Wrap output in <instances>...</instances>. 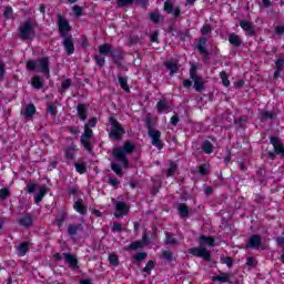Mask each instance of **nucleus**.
<instances>
[{
    "mask_svg": "<svg viewBox=\"0 0 284 284\" xmlns=\"http://www.w3.org/2000/svg\"><path fill=\"white\" fill-rule=\"evenodd\" d=\"M221 261L224 265H227V267H232V265H234L232 257H222Z\"/></svg>",
    "mask_w": 284,
    "mask_h": 284,
    "instance_id": "nucleus-56",
    "label": "nucleus"
},
{
    "mask_svg": "<svg viewBox=\"0 0 284 284\" xmlns=\"http://www.w3.org/2000/svg\"><path fill=\"white\" fill-rule=\"evenodd\" d=\"M58 30L61 37H63V34H70V30H72L68 19L61 14H58Z\"/></svg>",
    "mask_w": 284,
    "mask_h": 284,
    "instance_id": "nucleus-10",
    "label": "nucleus"
},
{
    "mask_svg": "<svg viewBox=\"0 0 284 284\" xmlns=\"http://www.w3.org/2000/svg\"><path fill=\"white\" fill-rule=\"evenodd\" d=\"M143 245H144L143 242L135 241V242H132L126 250H140L141 247H143Z\"/></svg>",
    "mask_w": 284,
    "mask_h": 284,
    "instance_id": "nucleus-43",
    "label": "nucleus"
},
{
    "mask_svg": "<svg viewBox=\"0 0 284 284\" xmlns=\"http://www.w3.org/2000/svg\"><path fill=\"white\" fill-rule=\"evenodd\" d=\"M196 70H199V67L196 64H192L190 69V77L193 81V88L195 92H203L205 90V81L201 79V77H197Z\"/></svg>",
    "mask_w": 284,
    "mask_h": 284,
    "instance_id": "nucleus-7",
    "label": "nucleus"
},
{
    "mask_svg": "<svg viewBox=\"0 0 284 284\" xmlns=\"http://www.w3.org/2000/svg\"><path fill=\"white\" fill-rule=\"evenodd\" d=\"M149 17L152 23H161V13H159V11L150 12Z\"/></svg>",
    "mask_w": 284,
    "mask_h": 284,
    "instance_id": "nucleus-34",
    "label": "nucleus"
},
{
    "mask_svg": "<svg viewBox=\"0 0 284 284\" xmlns=\"http://www.w3.org/2000/svg\"><path fill=\"white\" fill-rule=\"evenodd\" d=\"M109 263H111L112 265H114L116 267V265H119V256L114 253L110 254Z\"/></svg>",
    "mask_w": 284,
    "mask_h": 284,
    "instance_id": "nucleus-48",
    "label": "nucleus"
},
{
    "mask_svg": "<svg viewBox=\"0 0 284 284\" xmlns=\"http://www.w3.org/2000/svg\"><path fill=\"white\" fill-rule=\"evenodd\" d=\"M231 276H232V273H221L217 276H213L212 281L214 282L219 281L220 283H229Z\"/></svg>",
    "mask_w": 284,
    "mask_h": 284,
    "instance_id": "nucleus-25",
    "label": "nucleus"
},
{
    "mask_svg": "<svg viewBox=\"0 0 284 284\" xmlns=\"http://www.w3.org/2000/svg\"><path fill=\"white\" fill-rule=\"evenodd\" d=\"M21 114L24 116V119H32V116L37 114V106L30 103L26 106L23 111H21Z\"/></svg>",
    "mask_w": 284,
    "mask_h": 284,
    "instance_id": "nucleus-19",
    "label": "nucleus"
},
{
    "mask_svg": "<svg viewBox=\"0 0 284 284\" xmlns=\"http://www.w3.org/2000/svg\"><path fill=\"white\" fill-rule=\"evenodd\" d=\"M99 53L102 57H114V51H112V45L110 43H104L98 48Z\"/></svg>",
    "mask_w": 284,
    "mask_h": 284,
    "instance_id": "nucleus-17",
    "label": "nucleus"
},
{
    "mask_svg": "<svg viewBox=\"0 0 284 284\" xmlns=\"http://www.w3.org/2000/svg\"><path fill=\"white\" fill-rule=\"evenodd\" d=\"M109 123L111 124L109 138L112 141H121V139H123V134H125V129H123L121 123H119L114 116L109 118Z\"/></svg>",
    "mask_w": 284,
    "mask_h": 284,
    "instance_id": "nucleus-5",
    "label": "nucleus"
},
{
    "mask_svg": "<svg viewBox=\"0 0 284 284\" xmlns=\"http://www.w3.org/2000/svg\"><path fill=\"white\" fill-rule=\"evenodd\" d=\"M246 265L248 267H256V262H254V257L250 256L246 258Z\"/></svg>",
    "mask_w": 284,
    "mask_h": 284,
    "instance_id": "nucleus-62",
    "label": "nucleus"
},
{
    "mask_svg": "<svg viewBox=\"0 0 284 284\" xmlns=\"http://www.w3.org/2000/svg\"><path fill=\"white\" fill-rule=\"evenodd\" d=\"M72 85V79H67L61 83V89H59V92L63 94L65 90H68Z\"/></svg>",
    "mask_w": 284,
    "mask_h": 284,
    "instance_id": "nucleus-36",
    "label": "nucleus"
},
{
    "mask_svg": "<svg viewBox=\"0 0 284 284\" xmlns=\"http://www.w3.org/2000/svg\"><path fill=\"white\" fill-rule=\"evenodd\" d=\"M202 152H204V154H212V152H214V144L210 142V140H205L202 143Z\"/></svg>",
    "mask_w": 284,
    "mask_h": 284,
    "instance_id": "nucleus-26",
    "label": "nucleus"
},
{
    "mask_svg": "<svg viewBox=\"0 0 284 284\" xmlns=\"http://www.w3.org/2000/svg\"><path fill=\"white\" fill-rule=\"evenodd\" d=\"M109 184H111L112 187H119L120 182L116 178H109Z\"/></svg>",
    "mask_w": 284,
    "mask_h": 284,
    "instance_id": "nucleus-60",
    "label": "nucleus"
},
{
    "mask_svg": "<svg viewBox=\"0 0 284 284\" xmlns=\"http://www.w3.org/2000/svg\"><path fill=\"white\" fill-rule=\"evenodd\" d=\"M229 41H230L231 45H234L235 48H241L242 42H241V38L237 34L231 33L229 36Z\"/></svg>",
    "mask_w": 284,
    "mask_h": 284,
    "instance_id": "nucleus-30",
    "label": "nucleus"
},
{
    "mask_svg": "<svg viewBox=\"0 0 284 284\" xmlns=\"http://www.w3.org/2000/svg\"><path fill=\"white\" fill-rule=\"evenodd\" d=\"M197 172L201 174V176H206L207 174V164H202L197 166Z\"/></svg>",
    "mask_w": 284,
    "mask_h": 284,
    "instance_id": "nucleus-53",
    "label": "nucleus"
},
{
    "mask_svg": "<svg viewBox=\"0 0 284 284\" xmlns=\"http://www.w3.org/2000/svg\"><path fill=\"white\" fill-rule=\"evenodd\" d=\"M37 65H38V62H36L34 60H29L27 62V70L31 71V72H37Z\"/></svg>",
    "mask_w": 284,
    "mask_h": 284,
    "instance_id": "nucleus-45",
    "label": "nucleus"
},
{
    "mask_svg": "<svg viewBox=\"0 0 284 284\" xmlns=\"http://www.w3.org/2000/svg\"><path fill=\"white\" fill-rule=\"evenodd\" d=\"M164 10L168 12V14H172V10H174V4L170 1L164 2Z\"/></svg>",
    "mask_w": 284,
    "mask_h": 284,
    "instance_id": "nucleus-54",
    "label": "nucleus"
},
{
    "mask_svg": "<svg viewBox=\"0 0 284 284\" xmlns=\"http://www.w3.org/2000/svg\"><path fill=\"white\" fill-rule=\"evenodd\" d=\"M47 112H48V114H51V116L53 119H55L57 118V105L49 104L48 108H47Z\"/></svg>",
    "mask_w": 284,
    "mask_h": 284,
    "instance_id": "nucleus-44",
    "label": "nucleus"
},
{
    "mask_svg": "<svg viewBox=\"0 0 284 284\" xmlns=\"http://www.w3.org/2000/svg\"><path fill=\"white\" fill-rule=\"evenodd\" d=\"M170 109V104H168V101L165 100H160L156 104V110L159 112V114H163V112H165V110Z\"/></svg>",
    "mask_w": 284,
    "mask_h": 284,
    "instance_id": "nucleus-32",
    "label": "nucleus"
},
{
    "mask_svg": "<svg viewBox=\"0 0 284 284\" xmlns=\"http://www.w3.org/2000/svg\"><path fill=\"white\" fill-rule=\"evenodd\" d=\"M261 121H267V120H272V119H274L275 116H276V113H274V112H271V111H263L262 113H261Z\"/></svg>",
    "mask_w": 284,
    "mask_h": 284,
    "instance_id": "nucleus-35",
    "label": "nucleus"
},
{
    "mask_svg": "<svg viewBox=\"0 0 284 284\" xmlns=\"http://www.w3.org/2000/svg\"><path fill=\"white\" fill-rule=\"evenodd\" d=\"M19 256H26L30 250V242H22L18 247Z\"/></svg>",
    "mask_w": 284,
    "mask_h": 284,
    "instance_id": "nucleus-24",
    "label": "nucleus"
},
{
    "mask_svg": "<svg viewBox=\"0 0 284 284\" xmlns=\"http://www.w3.org/2000/svg\"><path fill=\"white\" fill-rule=\"evenodd\" d=\"M77 112L80 121H85L88 119V105L84 103L78 104Z\"/></svg>",
    "mask_w": 284,
    "mask_h": 284,
    "instance_id": "nucleus-20",
    "label": "nucleus"
},
{
    "mask_svg": "<svg viewBox=\"0 0 284 284\" xmlns=\"http://www.w3.org/2000/svg\"><path fill=\"white\" fill-rule=\"evenodd\" d=\"M154 267H156V264L154 263V261L150 260L146 266L142 270V272H146V274H150V272H152Z\"/></svg>",
    "mask_w": 284,
    "mask_h": 284,
    "instance_id": "nucleus-39",
    "label": "nucleus"
},
{
    "mask_svg": "<svg viewBox=\"0 0 284 284\" xmlns=\"http://www.w3.org/2000/svg\"><path fill=\"white\" fill-rule=\"evenodd\" d=\"M270 142L273 145L274 151H270L267 154L268 159H272V161H274L276 159V154H284V146L283 142L278 136L271 135Z\"/></svg>",
    "mask_w": 284,
    "mask_h": 284,
    "instance_id": "nucleus-8",
    "label": "nucleus"
},
{
    "mask_svg": "<svg viewBox=\"0 0 284 284\" xmlns=\"http://www.w3.org/2000/svg\"><path fill=\"white\" fill-rule=\"evenodd\" d=\"M139 41H140L139 36L129 37V45H135V43H139Z\"/></svg>",
    "mask_w": 284,
    "mask_h": 284,
    "instance_id": "nucleus-58",
    "label": "nucleus"
},
{
    "mask_svg": "<svg viewBox=\"0 0 284 284\" xmlns=\"http://www.w3.org/2000/svg\"><path fill=\"white\" fill-rule=\"evenodd\" d=\"M94 136V133L92 132V129L84 126V133L81 135L80 141H90Z\"/></svg>",
    "mask_w": 284,
    "mask_h": 284,
    "instance_id": "nucleus-33",
    "label": "nucleus"
},
{
    "mask_svg": "<svg viewBox=\"0 0 284 284\" xmlns=\"http://www.w3.org/2000/svg\"><path fill=\"white\" fill-rule=\"evenodd\" d=\"M179 115L176 114L171 118V124H173L174 126L179 125Z\"/></svg>",
    "mask_w": 284,
    "mask_h": 284,
    "instance_id": "nucleus-64",
    "label": "nucleus"
},
{
    "mask_svg": "<svg viewBox=\"0 0 284 284\" xmlns=\"http://www.w3.org/2000/svg\"><path fill=\"white\" fill-rule=\"evenodd\" d=\"M84 128H97V118L89 120L88 123L84 124Z\"/></svg>",
    "mask_w": 284,
    "mask_h": 284,
    "instance_id": "nucleus-59",
    "label": "nucleus"
},
{
    "mask_svg": "<svg viewBox=\"0 0 284 284\" xmlns=\"http://www.w3.org/2000/svg\"><path fill=\"white\" fill-rule=\"evenodd\" d=\"M73 209L75 210V212H78V214H81L82 216H85V214H88V206L83 204V200L81 199L74 202Z\"/></svg>",
    "mask_w": 284,
    "mask_h": 284,
    "instance_id": "nucleus-16",
    "label": "nucleus"
},
{
    "mask_svg": "<svg viewBox=\"0 0 284 284\" xmlns=\"http://www.w3.org/2000/svg\"><path fill=\"white\" fill-rule=\"evenodd\" d=\"M112 232H123V225H121V223H114Z\"/></svg>",
    "mask_w": 284,
    "mask_h": 284,
    "instance_id": "nucleus-61",
    "label": "nucleus"
},
{
    "mask_svg": "<svg viewBox=\"0 0 284 284\" xmlns=\"http://www.w3.org/2000/svg\"><path fill=\"white\" fill-rule=\"evenodd\" d=\"M36 190H38L39 193L34 195V202H36V205H39L43 201V196L48 194V187H45V185L41 186L32 182H29L27 184L28 194H34Z\"/></svg>",
    "mask_w": 284,
    "mask_h": 284,
    "instance_id": "nucleus-6",
    "label": "nucleus"
},
{
    "mask_svg": "<svg viewBox=\"0 0 284 284\" xmlns=\"http://www.w3.org/2000/svg\"><path fill=\"white\" fill-rule=\"evenodd\" d=\"M201 32L202 34H210V32H212V27H210V24H206L202 27Z\"/></svg>",
    "mask_w": 284,
    "mask_h": 284,
    "instance_id": "nucleus-63",
    "label": "nucleus"
},
{
    "mask_svg": "<svg viewBox=\"0 0 284 284\" xmlns=\"http://www.w3.org/2000/svg\"><path fill=\"white\" fill-rule=\"evenodd\" d=\"M63 258H65L67 263H69L70 267H79V261L74 255H71L70 253H63Z\"/></svg>",
    "mask_w": 284,
    "mask_h": 284,
    "instance_id": "nucleus-21",
    "label": "nucleus"
},
{
    "mask_svg": "<svg viewBox=\"0 0 284 284\" xmlns=\"http://www.w3.org/2000/svg\"><path fill=\"white\" fill-rule=\"evenodd\" d=\"M263 243V239L258 234H253L248 242L246 243V247L251 250H258V246Z\"/></svg>",
    "mask_w": 284,
    "mask_h": 284,
    "instance_id": "nucleus-13",
    "label": "nucleus"
},
{
    "mask_svg": "<svg viewBox=\"0 0 284 284\" xmlns=\"http://www.w3.org/2000/svg\"><path fill=\"white\" fill-rule=\"evenodd\" d=\"M174 174H176V163H171L168 169L166 176H174Z\"/></svg>",
    "mask_w": 284,
    "mask_h": 284,
    "instance_id": "nucleus-50",
    "label": "nucleus"
},
{
    "mask_svg": "<svg viewBox=\"0 0 284 284\" xmlns=\"http://www.w3.org/2000/svg\"><path fill=\"white\" fill-rule=\"evenodd\" d=\"M37 72H40L49 79L50 77V58L44 57L38 60Z\"/></svg>",
    "mask_w": 284,
    "mask_h": 284,
    "instance_id": "nucleus-9",
    "label": "nucleus"
},
{
    "mask_svg": "<svg viewBox=\"0 0 284 284\" xmlns=\"http://www.w3.org/2000/svg\"><path fill=\"white\" fill-rule=\"evenodd\" d=\"M31 85L36 90H41V88H43V80H41V77L39 75H33L31 79Z\"/></svg>",
    "mask_w": 284,
    "mask_h": 284,
    "instance_id": "nucleus-28",
    "label": "nucleus"
},
{
    "mask_svg": "<svg viewBox=\"0 0 284 284\" xmlns=\"http://www.w3.org/2000/svg\"><path fill=\"white\" fill-rule=\"evenodd\" d=\"M205 43H207V38H200L197 50L200 54H204L205 57H209L210 52H207V49L205 48Z\"/></svg>",
    "mask_w": 284,
    "mask_h": 284,
    "instance_id": "nucleus-23",
    "label": "nucleus"
},
{
    "mask_svg": "<svg viewBox=\"0 0 284 284\" xmlns=\"http://www.w3.org/2000/svg\"><path fill=\"white\" fill-rule=\"evenodd\" d=\"M134 144L132 142H125L123 148H115L112 151V155L116 161H121L123 168H129L130 162L125 154H132L134 152Z\"/></svg>",
    "mask_w": 284,
    "mask_h": 284,
    "instance_id": "nucleus-3",
    "label": "nucleus"
},
{
    "mask_svg": "<svg viewBox=\"0 0 284 284\" xmlns=\"http://www.w3.org/2000/svg\"><path fill=\"white\" fill-rule=\"evenodd\" d=\"M73 14L75 17H82L83 16V8H81L80 6H74L73 7Z\"/></svg>",
    "mask_w": 284,
    "mask_h": 284,
    "instance_id": "nucleus-55",
    "label": "nucleus"
},
{
    "mask_svg": "<svg viewBox=\"0 0 284 284\" xmlns=\"http://www.w3.org/2000/svg\"><path fill=\"white\" fill-rule=\"evenodd\" d=\"M146 258H148V253L146 252H139L134 256V261H138V263H141V262L145 261Z\"/></svg>",
    "mask_w": 284,
    "mask_h": 284,
    "instance_id": "nucleus-41",
    "label": "nucleus"
},
{
    "mask_svg": "<svg viewBox=\"0 0 284 284\" xmlns=\"http://www.w3.org/2000/svg\"><path fill=\"white\" fill-rule=\"evenodd\" d=\"M3 17H4V19H13L11 7H6L4 8Z\"/></svg>",
    "mask_w": 284,
    "mask_h": 284,
    "instance_id": "nucleus-52",
    "label": "nucleus"
},
{
    "mask_svg": "<svg viewBox=\"0 0 284 284\" xmlns=\"http://www.w3.org/2000/svg\"><path fill=\"white\" fill-rule=\"evenodd\" d=\"M62 45L67 52V54H74V38H72V34H63L62 36Z\"/></svg>",
    "mask_w": 284,
    "mask_h": 284,
    "instance_id": "nucleus-11",
    "label": "nucleus"
},
{
    "mask_svg": "<svg viewBox=\"0 0 284 284\" xmlns=\"http://www.w3.org/2000/svg\"><path fill=\"white\" fill-rule=\"evenodd\" d=\"M166 70L170 71V75L172 77L173 74H176V72H179V64H176V62L173 61H169L164 63Z\"/></svg>",
    "mask_w": 284,
    "mask_h": 284,
    "instance_id": "nucleus-27",
    "label": "nucleus"
},
{
    "mask_svg": "<svg viewBox=\"0 0 284 284\" xmlns=\"http://www.w3.org/2000/svg\"><path fill=\"white\" fill-rule=\"evenodd\" d=\"M166 245H179V240L174 237V235L170 232L165 233V241Z\"/></svg>",
    "mask_w": 284,
    "mask_h": 284,
    "instance_id": "nucleus-31",
    "label": "nucleus"
},
{
    "mask_svg": "<svg viewBox=\"0 0 284 284\" xmlns=\"http://www.w3.org/2000/svg\"><path fill=\"white\" fill-rule=\"evenodd\" d=\"M84 150H87L88 152H92V143H90L89 140H83L81 141Z\"/></svg>",
    "mask_w": 284,
    "mask_h": 284,
    "instance_id": "nucleus-57",
    "label": "nucleus"
},
{
    "mask_svg": "<svg viewBox=\"0 0 284 284\" xmlns=\"http://www.w3.org/2000/svg\"><path fill=\"white\" fill-rule=\"evenodd\" d=\"M79 232H83V224H69L68 225L67 234H69V236H77V234H79Z\"/></svg>",
    "mask_w": 284,
    "mask_h": 284,
    "instance_id": "nucleus-18",
    "label": "nucleus"
},
{
    "mask_svg": "<svg viewBox=\"0 0 284 284\" xmlns=\"http://www.w3.org/2000/svg\"><path fill=\"white\" fill-rule=\"evenodd\" d=\"M220 78L222 79L223 85H225V88H230V79L227 78V73L225 71L220 73Z\"/></svg>",
    "mask_w": 284,
    "mask_h": 284,
    "instance_id": "nucleus-38",
    "label": "nucleus"
},
{
    "mask_svg": "<svg viewBox=\"0 0 284 284\" xmlns=\"http://www.w3.org/2000/svg\"><path fill=\"white\" fill-rule=\"evenodd\" d=\"M240 27L244 29L247 37H254V34H256V30H254V27H252V22L250 21H246V20L240 21Z\"/></svg>",
    "mask_w": 284,
    "mask_h": 284,
    "instance_id": "nucleus-15",
    "label": "nucleus"
},
{
    "mask_svg": "<svg viewBox=\"0 0 284 284\" xmlns=\"http://www.w3.org/2000/svg\"><path fill=\"white\" fill-rule=\"evenodd\" d=\"M162 258H164L165 261L172 262L174 258V255L172 254L171 251H163Z\"/></svg>",
    "mask_w": 284,
    "mask_h": 284,
    "instance_id": "nucleus-49",
    "label": "nucleus"
},
{
    "mask_svg": "<svg viewBox=\"0 0 284 284\" xmlns=\"http://www.w3.org/2000/svg\"><path fill=\"white\" fill-rule=\"evenodd\" d=\"M75 170L79 172V174H85V172H88V169L83 163H75Z\"/></svg>",
    "mask_w": 284,
    "mask_h": 284,
    "instance_id": "nucleus-47",
    "label": "nucleus"
},
{
    "mask_svg": "<svg viewBox=\"0 0 284 284\" xmlns=\"http://www.w3.org/2000/svg\"><path fill=\"white\" fill-rule=\"evenodd\" d=\"M144 123L148 130V134L151 139V144H153L154 148L159 150H163V142L161 141V131L155 130V128L152 125V118H146L144 120Z\"/></svg>",
    "mask_w": 284,
    "mask_h": 284,
    "instance_id": "nucleus-4",
    "label": "nucleus"
},
{
    "mask_svg": "<svg viewBox=\"0 0 284 284\" xmlns=\"http://www.w3.org/2000/svg\"><path fill=\"white\" fill-rule=\"evenodd\" d=\"M111 170L118 175L123 176V169L119 163H111Z\"/></svg>",
    "mask_w": 284,
    "mask_h": 284,
    "instance_id": "nucleus-37",
    "label": "nucleus"
},
{
    "mask_svg": "<svg viewBox=\"0 0 284 284\" xmlns=\"http://www.w3.org/2000/svg\"><path fill=\"white\" fill-rule=\"evenodd\" d=\"M178 212L182 219H189L190 217V207H187V204L181 203L178 207Z\"/></svg>",
    "mask_w": 284,
    "mask_h": 284,
    "instance_id": "nucleus-22",
    "label": "nucleus"
},
{
    "mask_svg": "<svg viewBox=\"0 0 284 284\" xmlns=\"http://www.w3.org/2000/svg\"><path fill=\"white\" fill-rule=\"evenodd\" d=\"M37 20L27 19L20 23L18 29L19 37L22 41H32L37 37Z\"/></svg>",
    "mask_w": 284,
    "mask_h": 284,
    "instance_id": "nucleus-2",
    "label": "nucleus"
},
{
    "mask_svg": "<svg viewBox=\"0 0 284 284\" xmlns=\"http://www.w3.org/2000/svg\"><path fill=\"white\" fill-rule=\"evenodd\" d=\"M128 212H130V206H128L125 202L118 201L115 203V219H121V216L128 215Z\"/></svg>",
    "mask_w": 284,
    "mask_h": 284,
    "instance_id": "nucleus-12",
    "label": "nucleus"
},
{
    "mask_svg": "<svg viewBox=\"0 0 284 284\" xmlns=\"http://www.w3.org/2000/svg\"><path fill=\"white\" fill-rule=\"evenodd\" d=\"M118 81H119L120 87L122 88V90H124V92L130 94V85H128V78L119 75Z\"/></svg>",
    "mask_w": 284,
    "mask_h": 284,
    "instance_id": "nucleus-29",
    "label": "nucleus"
},
{
    "mask_svg": "<svg viewBox=\"0 0 284 284\" xmlns=\"http://www.w3.org/2000/svg\"><path fill=\"white\" fill-rule=\"evenodd\" d=\"M10 196V190L8 187L0 190V200L6 201Z\"/></svg>",
    "mask_w": 284,
    "mask_h": 284,
    "instance_id": "nucleus-46",
    "label": "nucleus"
},
{
    "mask_svg": "<svg viewBox=\"0 0 284 284\" xmlns=\"http://www.w3.org/2000/svg\"><path fill=\"white\" fill-rule=\"evenodd\" d=\"M214 237L201 235L199 239L200 247L190 248L189 254L197 256L199 258H203L204 261H211L212 254L210 253V251H207V248H205V245H209V247H214Z\"/></svg>",
    "mask_w": 284,
    "mask_h": 284,
    "instance_id": "nucleus-1",
    "label": "nucleus"
},
{
    "mask_svg": "<svg viewBox=\"0 0 284 284\" xmlns=\"http://www.w3.org/2000/svg\"><path fill=\"white\" fill-rule=\"evenodd\" d=\"M19 225L22 227H32L34 224V220L32 219V214L26 213L18 220Z\"/></svg>",
    "mask_w": 284,
    "mask_h": 284,
    "instance_id": "nucleus-14",
    "label": "nucleus"
},
{
    "mask_svg": "<svg viewBox=\"0 0 284 284\" xmlns=\"http://www.w3.org/2000/svg\"><path fill=\"white\" fill-rule=\"evenodd\" d=\"M93 59L99 68H103V65H105V58L103 55H94Z\"/></svg>",
    "mask_w": 284,
    "mask_h": 284,
    "instance_id": "nucleus-42",
    "label": "nucleus"
},
{
    "mask_svg": "<svg viewBox=\"0 0 284 284\" xmlns=\"http://www.w3.org/2000/svg\"><path fill=\"white\" fill-rule=\"evenodd\" d=\"M119 8H128V6H132L134 3V0H116Z\"/></svg>",
    "mask_w": 284,
    "mask_h": 284,
    "instance_id": "nucleus-40",
    "label": "nucleus"
},
{
    "mask_svg": "<svg viewBox=\"0 0 284 284\" xmlns=\"http://www.w3.org/2000/svg\"><path fill=\"white\" fill-rule=\"evenodd\" d=\"M235 123H236V125H239V128H242L244 130L245 124L247 123V118L242 116V118L235 120Z\"/></svg>",
    "mask_w": 284,
    "mask_h": 284,
    "instance_id": "nucleus-51",
    "label": "nucleus"
}]
</instances>
